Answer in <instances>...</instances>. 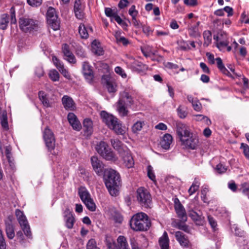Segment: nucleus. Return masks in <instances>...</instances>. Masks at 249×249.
I'll return each mask as SVG.
<instances>
[{
  "instance_id": "nucleus-22",
  "label": "nucleus",
  "mask_w": 249,
  "mask_h": 249,
  "mask_svg": "<svg viewBox=\"0 0 249 249\" xmlns=\"http://www.w3.org/2000/svg\"><path fill=\"white\" fill-rule=\"evenodd\" d=\"M111 143L113 148L117 150L119 155L122 154L128 148L118 139H111Z\"/></svg>"
},
{
  "instance_id": "nucleus-6",
  "label": "nucleus",
  "mask_w": 249,
  "mask_h": 249,
  "mask_svg": "<svg viewBox=\"0 0 249 249\" xmlns=\"http://www.w3.org/2000/svg\"><path fill=\"white\" fill-rule=\"evenodd\" d=\"M96 150L99 154L106 160L115 162L118 160L111 148L104 141H101L97 144Z\"/></svg>"
},
{
  "instance_id": "nucleus-8",
  "label": "nucleus",
  "mask_w": 249,
  "mask_h": 249,
  "mask_svg": "<svg viewBox=\"0 0 249 249\" xmlns=\"http://www.w3.org/2000/svg\"><path fill=\"white\" fill-rule=\"evenodd\" d=\"M18 24L20 30L24 33L31 34L38 29V21L29 17H23L19 18Z\"/></svg>"
},
{
  "instance_id": "nucleus-60",
  "label": "nucleus",
  "mask_w": 249,
  "mask_h": 249,
  "mask_svg": "<svg viewBox=\"0 0 249 249\" xmlns=\"http://www.w3.org/2000/svg\"><path fill=\"white\" fill-rule=\"evenodd\" d=\"M189 216L194 221H197L200 219V216L198 214V213L194 211H190L189 212Z\"/></svg>"
},
{
  "instance_id": "nucleus-17",
  "label": "nucleus",
  "mask_w": 249,
  "mask_h": 249,
  "mask_svg": "<svg viewBox=\"0 0 249 249\" xmlns=\"http://www.w3.org/2000/svg\"><path fill=\"white\" fill-rule=\"evenodd\" d=\"M90 160L92 168L96 173L98 175L102 174L104 167L103 162L96 156L91 157Z\"/></svg>"
},
{
  "instance_id": "nucleus-58",
  "label": "nucleus",
  "mask_w": 249,
  "mask_h": 249,
  "mask_svg": "<svg viewBox=\"0 0 249 249\" xmlns=\"http://www.w3.org/2000/svg\"><path fill=\"white\" fill-rule=\"evenodd\" d=\"M130 243L132 249H142L140 247H139V244L135 238L133 237L130 239Z\"/></svg>"
},
{
  "instance_id": "nucleus-23",
  "label": "nucleus",
  "mask_w": 249,
  "mask_h": 249,
  "mask_svg": "<svg viewBox=\"0 0 249 249\" xmlns=\"http://www.w3.org/2000/svg\"><path fill=\"white\" fill-rule=\"evenodd\" d=\"M173 142V137L170 134L166 133L163 136L160 142L161 147L165 150H168L170 148V145Z\"/></svg>"
},
{
  "instance_id": "nucleus-48",
  "label": "nucleus",
  "mask_w": 249,
  "mask_h": 249,
  "mask_svg": "<svg viewBox=\"0 0 249 249\" xmlns=\"http://www.w3.org/2000/svg\"><path fill=\"white\" fill-rule=\"evenodd\" d=\"M177 112L178 116L181 119L185 118L188 114V113L186 110L184 109V108L182 107L181 106H179L178 108Z\"/></svg>"
},
{
  "instance_id": "nucleus-56",
  "label": "nucleus",
  "mask_w": 249,
  "mask_h": 249,
  "mask_svg": "<svg viewBox=\"0 0 249 249\" xmlns=\"http://www.w3.org/2000/svg\"><path fill=\"white\" fill-rule=\"evenodd\" d=\"M15 12V7H12L10 9L11 24H15L17 22Z\"/></svg>"
},
{
  "instance_id": "nucleus-53",
  "label": "nucleus",
  "mask_w": 249,
  "mask_h": 249,
  "mask_svg": "<svg viewBox=\"0 0 249 249\" xmlns=\"http://www.w3.org/2000/svg\"><path fill=\"white\" fill-rule=\"evenodd\" d=\"M227 170V168L221 163L218 164L215 167V170L220 174L225 173Z\"/></svg>"
},
{
  "instance_id": "nucleus-3",
  "label": "nucleus",
  "mask_w": 249,
  "mask_h": 249,
  "mask_svg": "<svg viewBox=\"0 0 249 249\" xmlns=\"http://www.w3.org/2000/svg\"><path fill=\"white\" fill-rule=\"evenodd\" d=\"M100 115L102 122L115 134L123 135L125 133V127L117 117L105 110L101 111Z\"/></svg>"
},
{
  "instance_id": "nucleus-41",
  "label": "nucleus",
  "mask_w": 249,
  "mask_h": 249,
  "mask_svg": "<svg viewBox=\"0 0 249 249\" xmlns=\"http://www.w3.org/2000/svg\"><path fill=\"white\" fill-rule=\"evenodd\" d=\"M25 236L28 238H32V232L28 223L21 226Z\"/></svg>"
},
{
  "instance_id": "nucleus-61",
  "label": "nucleus",
  "mask_w": 249,
  "mask_h": 249,
  "mask_svg": "<svg viewBox=\"0 0 249 249\" xmlns=\"http://www.w3.org/2000/svg\"><path fill=\"white\" fill-rule=\"evenodd\" d=\"M115 71L116 73L123 77H126L124 71L120 67L117 66L115 68Z\"/></svg>"
},
{
  "instance_id": "nucleus-28",
  "label": "nucleus",
  "mask_w": 249,
  "mask_h": 249,
  "mask_svg": "<svg viewBox=\"0 0 249 249\" xmlns=\"http://www.w3.org/2000/svg\"><path fill=\"white\" fill-rule=\"evenodd\" d=\"M92 52L97 55L103 54V50L101 46L100 43L96 40H94L91 44Z\"/></svg>"
},
{
  "instance_id": "nucleus-2",
  "label": "nucleus",
  "mask_w": 249,
  "mask_h": 249,
  "mask_svg": "<svg viewBox=\"0 0 249 249\" xmlns=\"http://www.w3.org/2000/svg\"><path fill=\"white\" fill-rule=\"evenodd\" d=\"M104 179L110 195L117 196L119 194L118 187L121 183V177L119 173L112 169L106 170L104 172Z\"/></svg>"
},
{
  "instance_id": "nucleus-57",
  "label": "nucleus",
  "mask_w": 249,
  "mask_h": 249,
  "mask_svg": "<svg viewBox=\"0 0 249 249\" xmlns=\"http://www.w3.org/2000/svg\"><path fill=\"white\" fill-rule=\"evenodd\" d=\"M53 63L55 66L58 70L64 66L62 62H61L56 56H53L52 58Z\"/></svg>"
},
{
  "instance_id": "nucleus-27",
  "label": "nucleus",
  "mask_w": 249,
  "mask_h": 249,
  "mask_svg": "<svg viewBox=\"0 0 249 249\" xmlns=\"http://www.w3.org/2000/svg\"><path fill=\"white\" fill-rule=\"evenodd\" d=\"M100 70L104 73L101 78H111L112 74H113L111 69L107 63H102L101 64Z\"/></svg>"
},
{
  "instance_id": "nucleus-25",
  "label": "nucleus",
  "mask_w": 249,
  "mask_h": 249,
  "mask_svg": "<svg viewBox=\"0 0 249 249\" xmlns=\"http://www.w3.org/2000/svg\"><path fill=\"white\" fill-rule=\"evenodd\" d=\"M159 244L160 249H169V239L166 231L159 238Z\"/></svg>"
},
{
  "instance_id": "nucleus-36",
  "label": "nucleus",
  "mask_w": 249,
  "mask_h": 249,
  "mask_svg": "<svg viewBox=\"0 0 249 249\" xmlns=\"http://www.w3.org/2000/svg\"><path fill=\"white\" fill-rule=\"evenodd\" d=\"M204 45L209 46L212 41V33L210 31H205L203 32Z\"/></svg>"
},
{
  "instance_id": "nucleus-21",
  "label": "nucleus",
  "mask_w": 249,
  "mask_h": 249,
  "mask_svg": "<svg viewBox=\"0 0 249 249\" xmlns=\"http://www.w3.org/2000/svg\"><path fill=\"white\" fill-rule=\"evenodd\" d=\"M84 135L87 136H90L93 132V123L90 119H85L83 122Z\"/></svg>"
},
{
  "instance_id": "nucleus-62",
  "label": "nucleus",
  "mask_w": 249,
  "mask_h": 249,
  "mask_svg": "<svg viewBox=\"0 0 249 249\" xmlns=\"http://www.w3.org/2000/svg\"><path fill=\"white\" fill-rule=\"evenodd\" d=\"M153 30L148 26L144 25L142 26V32L147 36H149L152 34Z\"/></svg>"
},
{
  "instance_id": "nucleus-5",
  "label": "nucleus",
  "mask_w": 249,
  "mask_h": 249,
  "mask_svg": "<svg viewBox=\"0 0 249 249\" xmlns=\"http://www.w3.org/2000/svg\"><path fill=\"white\" fill-rule=\"evenodd\" d=\"M134 103V97L132 92L125 89L120 93V98L116 103L117 111L121 116H126L128 112L127 107H131Z\"/></svg>"
},
{
  "instance_id": "nucleus-4",
  "label": "nucleus",
  "mask_w": 249,
  "mask_h": 249,
  "mask_svg": "<svg viewBox=\"0 0 249 249\" xmlns=\"http://www.w3.org/2000/svg\"><path fill=\"white\" fill-rule=\"evenodd\" d=\"M131 228L134 231H147L151 226V222L144 213L141 212L135 214L130 221Z\"/></svg>"
},
{
  "instance_id": "nucleus-33",
  "label": "nucleus",
  "mask_w": 249,
  "mask_h": 249,
  "mask_svg": "<svg viewBox=\"0 0 249 249\" xmlns=\"http://www.w3.org/2000/svg\"><path fill=\"white\" fill-rule=\"evenodd\" d=\"M0 120L2 128L5 130H8L9 129V125L6 111L4 110L2 111V114L0 116Z\"/></svg>"
},
{
  "instance_id": "nucleus-43",
  "label": "nucleus",
  "mask_w": 249,
  "mask_h": 249,
  "mask_svg": "<svg viewBox=\"0 0 249 249\" xmlns=\"http://www.w3.org/2000/svg\"><path fill=\"white\" fill-rule=\"evenodd\" d=\"M86 249H100L97 246V243L95 239H89L86 245Z\"/></svg>"
},
{
  "instance_id": "nucleus-7",
  "label": "nucleus",
  "mask_w": 249,
  "mask_h": 249,
  "mask_svg": "<svg viewBox=\"0 0 249 249\" xmlns=\"http://www.w3.org/2000/svg\"><path fill=\"white\" fill-rule=\"evenodd\" d=\"M136 197L139 204L142 207L145 209L151 208L152 205L151 195L144 187H141L137 189Z\"/></svg>"
},
{
  "instance_id": "nucleus-19",
  "label": "nucleus",
  "mask_w": 249,
  "mask_h": 249,
  "mask_svg": "<svg viewBox=\"0 0 249 249\" xmlns=\"http://www.w3.org/2000/svg\"><path fill=\"white\" fill-rule=\"evenodd\" d=\"M120 156L122 158L124 163L127 168H130L133 167L134 160L130 153V151L128 149L125 150V152L120 154Z\"/></svg>"
},
{
  "instance_id": "nucleus-1",
  "label": "nucleus",
  "mask_w": 249,
  "mask_h": 249,
  "mask_svg": "<svg viewBox=\"0 0 249 249\" xmlns=\"http://www.w3.org/2000/svg\"><path fill=\"white\" fill-rule=\"evenodd\" d=\"M176 131L181 144L186 148H196L199 142L198 137L191 132L189 126L184 124L178 123L177 124Z\"/></svg>"
},
{
  "instance_id": "nucleus-38",
  "label": "nucleus",
  "mask_w": 249,
  "mask_h": 249,
  "mask_svg": "<svg viewBox=\"0 0 249 249\" xmlns=\"http://www.w3.org/2000/svg\"><path fill=\"white\" fill-rule=\"evenodd\" d=\"M65 223V226L68 229H71L73 227L74 224L75 222V218L73 216H71L70 217H66L64 218Z\"/></svg>"
},
{
  "instance_id": "nucleus-49",
  "label": "nucleus",
  "mask_w": 249,
  "mask_h": 249,
  "mask_svg": "<svg viewBox=\"0 0 249 249\" xmlns=\"http://www.w3.org/2000/svg\"><path fill=\"white\" fill-rule=\"evenodd\" d=\"M207 218L209 223L211 225L212 228L213 229V231H216L217 229V222L215 219L210 215H208Z\"/></svg>"
},
{
  "instance_id": "nucleus-59",
  "label": "nucleus",
  "mask_w": 249,
  "mask_h": 249,
  "mask_svg": "<svg viewBox=\"0 0 249 249\" xmlns=\"http://www.w3.org/2000/svg\"><path fill=\"white\" fill-rule=\"evenodd\" d=\"M130 243L132 249H142L140 247H139V244L135 238L133 237L130 239Z\"/></svg>"
},
{
  "instance_id": "nucleus-29",
  "label": "nucleus",
  "mask_w": 249,
  "mask_h": 249,
  "mask_svg": "<svg viewBox=\"0 0 249 249\" xmlns=\"http://www.w3.org/2000/svg\"><path fill=\"white\" fill-rule=\"evenodd\" d=\"M82 72L85 76H93V71L92 67L88 62H84L82 65Z\"/></svg>"
},
{
  "instance_id": "nucleus-34",
  "label": "nucleus",
  "mask_w": 249,
  "mask_h": 249,
  "mask_svg": "<svg viewBox=\"0 0 249 249\" xmlns=\"http://www.w3.org/2000/svg\"><path fill=\"white\" fill-rule=\"evenodd\" d=\"M38 97L43 106L46 107H50L51 105L47 97V94L43 91L38 92Z\"/></svg>"
},
{
  "instance_id": "nucleus-40",
  "label": "nucleus",
  "mask_w": 249,
  "mask_h": 249,
  "mask_svg": "<svg viewBox=\"0 0 249 249\" xmlns=\"http://www.w3.org/2000/svg\"><path fill=\"white\" fill-rule=\"evenodd\" d=\"M84 203L89 211L91 212L95 211L96 205L91 198L84 202Z\"/></svg>"
},
{
  "instance_id": "nucleus-15",
  "label": "nucleus",
  "mask_w": 249,
  "mask_h": 249,
  "mask_svg": "<svg viewBox=\"0 0 249 249\" xmlns=\"http://www.w3.org/2000/svg\"><path fill=\"white\" fill-rule=\"evenodd\" d=\"M62 51L64 56V59L71 64H75L76 59L71 52L70 46L67 44L62 45Z\"/></svg>"
},
{
  "instance_id": "nucleus-10",
  "label": "nucleus",
  "mask_w": 249,
  "mask_h": 249,
  "mask_svg": "<svg viewBox=\"0 0 249 249\" xmlns=\"http://www.w3.org/2000/svg\"><path fill=\"white\" fill-rule=\"evenodd\" d=\"M48 24L54 31L59 29L60 21L56 14L55 9L52 7H49L46 14Z\"/></svg>"
},
{
  "instance_id": "nucleus-30",
  "label": "nucleus",
  "mask_w": 249,
  "mask_h": 249,
  "mask_svg": "<svg viewBox=\"0 0 249 249\" xmlns=\"http://www.w3.org/2000/svg\"><path fill=\"white\" fill-rule=\"evenodd\" d=\"M15 214L20 226L28 223L26 216L24 215L22 211L19 209H16Z\"/></svg>"
},
{
  "instance_id": "nucleus-11",
  "label": "nucleus",
  "mask_w": 249,
  "mask_h": 249,
  "mask_svg": "<svg viewBox=\"0 0 249 249\" xmlns=\"http://www.w3.org/2000/svg\"><path fill=\"white\" fill-rule=\"evenodd\" d=\"M85 4L82 0H75L73 10L75 16L77 19L83 20L85 18Z\"/></svg>"
},
{
  "instance_id": "nucleus-50",
  "label": "nucleus",
  "mask_w": 249,
  "mask_h": 249,
  "mask_svg": "<svg viewBox=\"0 0 249 249\" xmlns=\"http://www.w3.org/2000/svg\"><path fill=\"white\" fill-rule=\"evenodd\" d=\"M241 189L242 193L247 196H249V182H245L241 184Z\"/></svg>"
},
{
  "instance_id": "nucleus-45",
  "label": "nucleus",
  "mask_w": 249,
  "mask_h": 249,
  "mask_svg": "<svg viewBox=\"0 0 249 249\" xmlns=\"http://www.w3.org/2000/svg\"><path fill=\"white\" fill-rule=\"evenodd\" d=\"M184 223L185 222H183L180 220L179 222H178L177 223V228L180 230H182L186 232L189 233L190 231L189 226L186 224H184Z\"/></svg>"
},
{
  "instance_id": "nucleus-64",
  "label": "nucleus",
  "mask_w": 249,
  "mask_h": 249,
  "mask_svg": "<svg viewBox=\"0 0 249 249\" xmlns=\"http://www.w3.org/2000/svg\"><path fill=\"white\" fill-rule=\"evenodd\" d=\"M192 105L194 109L197 111H200L202 108L201 104L198 101H194Z\"/></svg>"
},
{
  "instance_id": "nucleus-9",
  "label": "nucleus",
  "mask_w": 249,
  "mask_h": 249,
  "mask_svg": "<svg viewBox=\"0 0 249 249\" xmlns=\"http://www.w3.org/2000/svg\"><path fill=\"white\" fill-rule=\"evenodd\" d=\"M43 138L48 151L53 155H55L54 149L55 147V139L52 130L46 126L43 132Z\"/></svg>"
},
{
  "instance_id": "nucleus-12",
  "label": "nucleus",
  "mask_w": 249,
  "mask_h": 249,
  "mask_svg": "<svg viewBox=\"0 0 249 249\" xmlns=\"http://www.w3.org/2000/svg\"><path fill=\"white\" fill-rule=\"evenodd\" d=\"M108 249H130L126 238L123 235H120L117 239V243L107 244Z\"/></svg>"
},
{
  "instance_id": "nucleus-18",
  "label": "nucleus",
  "mask_w": 249,
  "mask_h": 249,
  "mask_svg": "<svg viewBox=\"0 0 249 249\" xmlns=\"http://www.w3.org/2000/svg\"><path fill=\"white\" fill-rule=\"evenodd\" d=\"M68 120L73 130L79 131L82 128V125L77 116L72 112L68 114Z\"/></svg>"
},
{
  "instance_id": "nucleus-35",
  "label": "nucleus",
  "mask_w": 249,
  "mask_h": 249,
  "mask_svg": "<svg viewBox=\"0 0 249 249\" xmlns=\"http://www.w3.org/2000/svg\"><path fill=\"white\" fill-rule=\"evenodd\" d=\"M12 148L10 146H7L5 147V155L6 158L8 161L9 164L10 166L13 168V166L14 165V163L13 162L12 156Z\"/></svg>"
},
{
  "instance_id": "nucleus-24",
  "label": "nucleus",
  "mask_w": 249,
  "mask_h": 249,
  "mask_svg": "<svg viewBox=\"0 0 249 249\" xmlns=\"http://www.w3.org/2000/svg\"><path fill=\"white\" fill-rule=\"evenodd\" d=\"M175 210L178 215V217L183 222H185L187 220V216L185 208L182 205H178L175 207Z\"/></svg>"
},
{
  "instance_id": "nucleus-37",
  "label": "nucleus",
  "mask_w": 249,
  "mask_h": 249,
  "mask_svg": "<svg viewBox=\"0 0 249 249\" xmlns=\"http://www.w3.org/2000/svg\"><path fill=\"white\" fill-rule=\"evenodd\" d=\"M189 35L192 37H197L200 36V34L199 32L198 28L196 26H192L188 29Z\"/></svg>"
},
{
  "instance_id": "nucleus-31",
  "label": "nucleus",
  "mask_w": 249,
  "mask_h": 249,
  "mask_svg": "<svg viewBox=\"0 0 249 249\" xmlns=\"http://www.w3.org/2000/svg\"><path fill=\"white\" fill-rule=\"evenodd\" d=\"M9 22V15L7 14H2L0 17V29L2 30H6Z\"/></svg>"
},
{
  "instance_id": "nucleus-55",
  "label": "nucleus",
  "mask_w": 249,
  "mask_h": 249,
  "mask_svg": "<svg viewBox=\"0 0 249 249\" xmlns=\"http://www.w3.org/2000/svg\"><path fill=\"white\" fill-rule=\"evenodd\" d=\"M27 3L32 7L39 6L42 2V0H27Z\"/></svg>"
},
{
  "instance_id": "nucleus-26",
  "label": "nucleus",
  "mask_w": 249,
  "mask_h": 249,
  "mask_svg": "<svg viewBox=\"0 0 249 249\" xmlns=\"http://www.w3.org/2000/svg\"><path fill=\"white\" fill-rule=\"evenodd\" d=\"M62 104L66 109L73 110L74 108V102L72 99L67 95H64L62 99Z\"/></svg>"
},
{
  "instance_id": "nucleus-14",
  "label": "nucleus",
  "mask_w": 249,
  "mask_h": 249,
  "mask_svg": "<svg viewBox=\"0 0 249 249\" xmlns=\"http://www.w3.org/2000/svg\"><path fill=\"white\" fill-rule=\"evenodd\" d=\"M101 83L110 94H114L118 90V85L115 79H101Z\"/></svg>"
},
{
  "instance_id": "nucleus-47",
  "label": "nucleus",
  "mask_w": 249,
  "mask_h": 249,
  "mask_svg": "<svg viewBox=\"0 0 249 249\" xmlns=\"http://www.w3.org/2000/svg\"><path fill=\"white\" fill-rule=\"evenodd\" d=\"M147 176L153 181H156V176L153 172V167L151 165H148L147 167Z\"/></svg>"
},
{
  "instance_id": "nucleus-32",
  "label": "nucleus",
  "mask_w": 249,
  "mask_h": 249,
  "mask_svg": "<svg viewBox=\"0 0 249 249\" xmlns=\"http://www.w3.org/2000/svg\"><path fill=\"white\" fill-rule=\"evenodd\" d=\"M78 195L83 203L91 198L89 193L85 187H80L79 189Z\"/></svg>"
},
{
  "instance_id": "nucleus-52",
  "label": "nucleus",
  "mask_w": 249,
  "mask_h": 249,
  "mask_svg": "<svg viewBox=\"0 0 249 249\" xmlns=\"http://www.w3.org/2000/svg\"><path fill=\"white\" fill-rule=\"evenodd\" d=\"M0 249H6V244L2 230L0 229Z\"/></svg>"
},
{
  "instance_id": "nucleus-51",
  "label": "nucleus",
  "mask_w": 249,
  "mask_h": 249,
  "mask_svg": "<svg viewBox=\"0 0 249 249\" xmlns=\"http://www.w3.org/2000/svg\"><path fill=\"white\" fill-rule=\"evenodd\" d=\"M142 127V123L141 122L138 121L135 123L132 127V131L136 133L140 131Z\"/></svg>"
},
{
  "instance_id": "nucleus-39",
  "label": "nucleus",
  "mask_w": 249,
  "mask_h": 249,
  "mask_svg": "<svg viewBox=\"0 0 249 249\" xmlns=\"http://www.w3.org/2000/svg\"><path fill=\"white\" fill-rule=\"evenodd\" d=\"M79 33L82 38H87L89 37V34L85 26L83 24H80L79 28Z\"/></svg>"
},
{
  "instance_id": "nucleus-16",
  "label": "nucleus",
  "mask_w": 249,
  "mask_h": 249,
  "mask_svg": "<svg viewBox=\"0 0 249 249\" xmlns=\"http://www.w3.org/2000/svg\"><path fill=\"white\" fill-rule=\"evenodd\" d=\"M216 65L220 71L227 76H230L231 78H234V76H240V75L237 74L235 72V70L232 68L230 69L232 74L228 70L225 68L223 64L222 60L220 57H217L215 59Z\"/></svg>"
},
{
  "instance_id": "nucleus-13",
  "label": "nucleus",
  "mask_w": 249,
  "mask_h": 249,
  "mask_svg": "<svg viewBox=\"0 0 249 249\" xmlns=\"http://www.w3.org/2000/svg\"><path fill=\"white\" fill-rule=\"evenodd\" d=\"M13 219L14 217L12 215H9L7 218L4 219L5 232L7 237L9 239H13L15 236V228L13 224Z\"/></svg>"
},
{
  "instance_id": "nucleus-54",
  "label": "nucleus",
  "mask_w": 249,
  "mask_h": 249,
  "mask_svg": "<svg viewBox=\"0 0 249 249\" xmlns=\"http://www.w3.org/2000/svg\"><path fill=\"white\" fill-rule=\"evenodd\" d=\"M199 188V185L197 184L196 182L193 183L192 185L191 186L190 188L188 190V193L189 195H192L194 194L196 191L198 190Z\"/></svg>"
},
{
  "instance_id": "nucleus-20",
  "label": "nucleus",
  "mask_w": 249,
  "mask_h": 249,
  "mask_svg": "<svg viewBox=\"0 0 249 249\" xmlns=\"http://www.w3.org/2000/svg\"><path fill=\"white\" fill-rule=\"evenodd\" d=\"M176 240L179 243L180 245L183 248H188L190 241L187 236L180 231L175 232Z\"/></svg>"
},
{
  "instance_id": "nucleus-46",
  "label": "nucleus",
  "mask_w": 249,
  "mask_h": 249,
  "mask_svg": "<svg viewBox=\"0 0 249 249\" xmlns=\"http://www.w3.org/2000/svg\"><path fill=\"white\" fill-rule=\"evenodd\" d=\"M240 148L243 150L244 155L248 159L249 158V146L246 143H241Z\"/></svg>"
},
{
  "instance_id": "nucleus-44",
  "label": "nucleus",
  "mask_w": 249,
  "mask_h": 249,
  "mask_svg": "<svg viewBox=\"0 0 249 249\" xmlns=\"http://www.w3.org/2000/svg\"><path fill=\"white\" fill-rule=\"evenodd\" d=\"M105 13L106 16L111 18V21H112V18L117 13V11L112 10L111 8L106 7L105 9Z\"/></svg>"
},
{
  "instance_id": "nucleus-63",
  "label": "nucleus",
  "mask_w": 249,
  "mask_h": 249,
  "mask_svg": "<svg viewBox=\"0 0 249 249\" xmlns=\"http://www.w3.org/2000/svg\"><path fill=\"white\" fill-rule=\"evenodd\" d=\"M129 14L132 17H137L138 12L135 9V6L133 5L128 11Z\"/></svg>"
},
{
  "instance_id": "nucleus-42",
  "label": "nucleus",
  "mask_w": 249,
  "mask_h": 249,
  "mask_svg": "<svg viewBox=\"0 0 249 249\" xmlns=\"http://www.w3.org/2000/svg\"><path fill=\"white\" fill-rule=\"evenodd\" d=\"M164 66L167 69L172 70L175 73L178 72V70L179 69V67L176 64L168 62L164 63Z\"/></svg>"
}]
</instances>
